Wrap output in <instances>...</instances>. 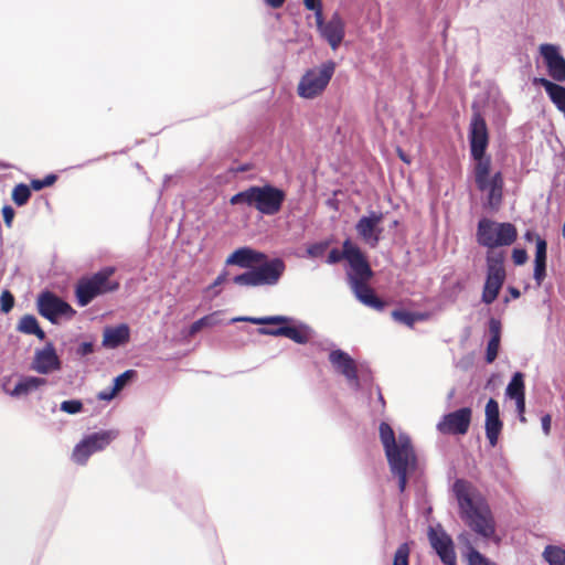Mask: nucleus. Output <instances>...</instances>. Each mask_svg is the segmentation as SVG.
I'll list each match as a JSON object with an SVG mask.
<instances>
[{
	"mask_svg": "<svg viewBox=\"0 0 565 565\" xmlns=\"http://www.w3.org/2000/svg\"><path fill=\"white\" fill-rule=\"evenodd\" d=\"M509 291H510L511 296H512L514 299H516V298H519V297L521 296L520 290H519L518 288H515V287H510V288H509Z\"/></svg>",
	"mask_w": 565,
	"mask_h": 565,
	"instance_id": "57",
	"label": "nucleus"
},
{
	"mask_svg": "<svg viewBox=\"0 0 565 565\" xmlns=\"http://www.w3.org/2000/svg\"><path fill=\"white\" fill-rule=\"evenodd\" d=\"M416 463V456H406L392 461H388L391 471L393 475L398 478V488L399 491L403 492L407 484V473L411 467H414Z\"/></svg>",
	"mask_w": 565,
	"mask_h": 565,
	"instance_id": "26",
	"label": "nucleus"
},
{
	"mask_svg": "<svg viewBox=\"0 0 565 565\" xmlns=\"http://www.w3.org/2000/svg\"><path fill=\"white\" fill-rule=\"evenodd\" d=\"M543 556L550 565H565V550L558 546H546Z\"/></svg>",
	"mask_w": 565,
	"mask_h": 565,
	"instance_id": "32",
	"label": "nucleus"
},
{
	"mask_svg": "<svg viewBox=\"0 0 565 565\" xmlns=\"http://www.w3.org/2000/svg\"><path fill=\"white\" fill-rule=\"evenodd\" d=\"M345 259L352 273L356 271L361 266H363L367 259L365 255L362 253L360 247L354 244L350 238H347L342 244V250L338 248H333L329 252L327 263L328 264H337Z\"/></svg>",
	"mask_w": 565,
	"mask_h": 565,
	"instance_id": "16",
	"label": "nucleus"
},
{
	"mask_svg": "<svg viewBox=\"0 0 565 565\" xmlns=\"http://www.w3.org/2000/svg\"><path fill=\"white\" fill-rule=\"evenodd\" d=\"M266 3L274 9H278V8L282 7V4L285 3V0H266Z\"/></svg>",
	"mask_w": 565,
	"mask_h": 565,
	"instance_id": "54",
	"label": "nucleus"
},
{
	"mask_svg": "<svg viewBox=\"0 0 565 565\" xmlns=\"http://www.w3.org/2000/svg\"><path fill=\"white\" fill-rule=\"evenodd\" d=\"M472 420V409L462 407L448 413L437 424V430L444 435H466Z\"/></svg>",
	"mask_w": 565,
	"mask_h": 565,
	"instance_id": "14",
	"label": "nucleus"
},
{
	"mask_svg": "<svg viewBox=\"0 0 565 565\" xmlns=\"http://www.w3.org/2000/svg\"><path fill=\"white\" fill-rule=\"evenodd\" d=\"M267 256L249 247H241L234 250L226 259L227 265H237L242 268H249L255 264L263 263Z\"/></svg>",
	"mask_w": 565,
	"mask_h": 565,
	"instance_id": "24",
	"label": "nucleus"
},
{
	"mask_svg": "<svg viewBox=\"0 0 565 565\" xmlns=\"http://www.w3.org/2000/svg\"><path fill=\"white\" fill-rule=\"evenodd\" d=\"M379 431L387 461L413 456V454H415L411 438L405 434H399L398 440L396 441L394 430L387 423H381Z\"/></svg>",
	"mask_w": 565,
	"mask_h": 565,
	"instance_id": "11",
	"label": "nucleus"
},
{
	"mask_svg": "<svg viewBox=\"0 0 565 565\" xmlns=\"http://www.w3.org/2000/svg\"><path fill=\"white\" fill-rule=\"evenodd\" d=\"M136 375V371L127 370L114 380L115 392H119L124 388L126 383Z\"/></svg>",
	"mask_w": 565,
	"mask_h": 565,
	"instance_id": "42",
	"label": "nucleus"
},
{
	"mask_svg": "<svg viewBox=\"0 0 565 565\" xmlns=\"http://www.w3.org/2000/svg\"><path fill=\"white\" fill-rule=\"evenodd\" d=\"M468 563L469 565H495L489 562L481 553L472 546L468 547Z\"/></svg>",
	"mask_w": 565,
	"mask_h": 565,
	"instance_id": "39",
	"label": "nucleus"
},
{
	"mask_svg": "<svg viewBox=\"0 0 565 565\" xmlns=\"http://www.w3.org/2000/svg\"><path fill=\"white\" fill-rule=\"evenodd\" d=\"M373 277V270L366 262L356 271L349 274L351 288L355 297L365 306L376 310H383L385 302L381 300L369 286V281Z\"/></svg>",
	"mask_w": 565,
	"mask_h": 565,
	"instance_id": "9",
	"label": "nucleus"
},
{
	"mask_svg": "<svg viewBox=\"0 0 565 565\" xmlns=\"http://www.w3.org/2000/svg\"><path fill=\"white\" fill-rule=\"evenodd\" d=\"M83 408V404L77 399L64 401L61 404V409L67 414H76L81 412Z\"/></svg>",
	"mask_w": 565,
	"mask_h": 565,
	"instance_id": "43",
	"label": "nucleus"
},
{
	"mask_svg": "<svg viewBox=\"0 0 565 565\" xmlns=\"http://www.w3.org/2000/svg\"><path fill=\"white\" fill-rule=\"evenodd\" d=\"M547 243L541 236L536 237V250L534 264H546Z\"/></svg>",
	"mask_w": 565,
	"mask_h": 565,
	"instance_id": "37",
	"label": "nucleus"
},
{
	"mask_svg": "<svg viewBox=\"0 0 565 565\" xmlns=\"http://www.w3.org/2000/svg\"><path fill=\"white\" fill-rule=\"evenodd\" d=\"M392 318L409 328H413L415 322L424 321L428 319V315L424 312H409L406 310H394Z\"/></svg>",
	"mask_w": 565,
	"mask_h": 565,
	"instance_id": "31",
	"label": "nucleus"
},
{
	"mask_svg": "<svg viewBox=\"0 0 565 565\" xmlns=\"http://www.w3.org/2000/svg\"><path fill=\"white\" fill-rule=\"evenodd\" d=\"M540 53L544 60L550 77L555 82H565V58L556 45L542 44Z\"/></svg>",
	"mask_w": 565,
	"mask_h": 565,
	"instance_id": "19",
	"label": "nucleus"
},
{
	"mask_svg": "<svg viewBox=\"0 0 565 565\" xmlns=\"http://www.w3.org/2000/svg\"><path fill=\"white\" fill-rule=\"evenodd\" d=\"M505 394L511 399L525 397L524 376L521 372L514 373L512 380L507 386Z\"/></svg>",
	"mask_w": 565,
	"mask_h": 565,
	"instance_id": "30",
	"label": "nucleus"
},
{
	"mask_svg": "<svg viewBox=\"0 0 565 565\" xmlns=\"http://www.w3.org/2000/svg\"><path fill=\"white\" fill-rule=\"evenodd\" d=\"M317 28L320 35L328 42L333 51H335L342 43L345 35V24L339 13H334L329 21H323L321 18L316 19Z\"/></svg>",
	"mask_w": 565,
	"mask_h": 565,
	"instance_id": "18",
	"label": "nucleus"
},
{
	"mask_svg": "<svg viewBox=\"0 0 565 565\" xmlns=\"http://www.w3.org/2000/svg\"><path fill=\"white\" fill-rule=\"evenodd\" d=\"M469 141L470 153L476 163L491 160L489 156H486V150L489 143L487 122L479 113L473 114L470 124Z\"/></svg>",
	"mask_w": 565,
	"mask_h": 565,
	"instance_id": "13",
	"label": "nucleus"
},
{
	"mask_svg": "<svg viewBox=\"0 0 565 565\" xmlns=\"http://www.w3.org/2000/svg\"><path fill=\"white\" fill-rule=\"evenodd\" d=\"M46 383H47V381L43 377L24 376L17 383L13 391L11 392V395L12 396L28 395L29 393L38 390L39 387L44 386Z\"/></svg>",
	"mask_w": 565,
	"mask_h": 565,
	"instance_id": "28",
	"label": "nucleus"
},
{
	"mask_svg": "<svg viewBox=\"0 0 565 565\" xmlns=\"http://www.w3.org/2000/svg\"><path fill=\"white\" fill-rule=\"evenodd\" d=\"M235 321H247L253 324H275L278 328H259L258 333L263 335L286 337L298 344H306L310 340V333L306 327L286 326L289 318L285 316H269L262 318L244 317L235 318Z\"/></svg>",
	"mask_w": 565,
	"mask_h": 565,
	"instance_id": "6",
	"label": "nucleus"
},
{
	"mask_svg": "<svg viewBox=\"0 0 565 565\" xmlns=\"http://www.w3.org/2000/svg\"><path fill=\"white\" fill-rule=\"evenodd\" d=\"M303 3L308 10L315 11L316 19L321 18L323 14L321 0H303Z\"/></svg>",
	"mask_w": 565,
	"mask_h": 565,
	"instance_id": "46",
	"label": "nucleus"
},
{
	"mask_svg": "<svg viewBox=\"0 0 565 565\" xmlns=\"http://www.w3.org/2000/svg\"><path fill=\"white\" fill-rule=\"evenodd\" d=\"M18 330L25 334H33L40 340L45 339V332L40 328L36 318L32 315H24L20 319Z\"/></svg>",
	"mask_w": 565,
	"mask_h": 565,
	"instance_id": "29",
	"label": "nucleus"
},
{
	"mask_svg": "<svg viewBox=\"0 0 565 565\" xmlns=\"http://www.w3.org/2000/svg\"><path fill=\"white\" fill-rule=\"evenodd\" d=\"M379 402L381 403L382 407H385V399L382 395V393L379 391Z\"/></svg>",
	"mask_w": 565,
	"mask_h": 565,
	"instance_id": "58",
	"label": "nucleus"
},
{
	"mask_svg": "<svg viewBox=\"0 0 565 565\" xmlns=\"http://www.w3.org/2000/svg\"><path fill=\"white\" fill-rule=\"evenodd\" d=\"M542 429L545 435H548L551 431V424H552V417L551 415L546 414L542 417Z\"/></svg>",
	"mask_w": 565,
	"mask_h": 565,
	"instance_id": "53",
	"label": "nucleus"
},
{
	"mask_svg": "<svg viewBox=\"0 0 565 565\" xmlns=\"http://www.w3.org/2000/svg\"><path fill=\"white\" fill-rule=\"evenodd\" d=\"M382 221L383 213L372 211L369 215L362 216L355 225L360 238L372 248H375L380 243L383 232L380 226Z\"/></svg>",
	"mask_w": 565,
	"mask_h": 565,
	"instance_id": "15",
	"label": "nucleus"
},
{
	"mask_svg": "<svg viewBox=\"0 0 565 565\" xmlns=\"http://www.w3.org/2000/svg\"><path fill=\"white\" fill-rule=\"evenodd\" d=\"M489 332L491 339L501 340V323L497 319H491L489 322Z\"/></svg>",
	"mask_w": 565,
	"mask_h": 565,
	"instance_id": "49",
	"label": "nucleus"
},
{
	"mask_svg": "<svg viewBox=\"0 0 565 565\" xmlns=\"http://www.w3.org/2000/svg\"><path fill=\"white\" fill-rule=\"evenodd\" d=\"M491 160L475 163L473 177L477 189L486 194L484 205L498 211L503 201L504 180L501 171L491 174Z\"/></svg>",
	"mask_w": 565,
	"mask_h": 565,
	"instance_id": "3",
	"label": "nucleus"
},
{
	"mask_svg": "<svg viewBox=\"0 0 565 565\" xmlns=\"http://www.w3.org/2000/svg\"><path fill=\"white\" fill-rule=\"evenodd\" d=\"M130 332L127 324H119L117 327H108L104 330L103 345L106 348L115 349L129 341Z\"/></svg>",
	"mask_w": 565,
	"mask_h": 565,
	"instance_id": "25",
	"label": "nucleus"
},
{
	"mask_svg": "<svg viewBox=\"0 0 565 565\" xmlns=\"http://www.w3.org/2000/svg\"><path fill=\"white\" fill-rule=\"evenodd\" d=\"M14 296L10 290L6 289L0 295V311L9 313L14 307Z\"/></svg>",
	"mask_w": 565,
	"mask_h": 565,
	"instance_id": "38",
	"label": "nucleus"
},
{
	"mask_svg": "<svg viewBox=\"0 0 565 565\" xmlns=\"http://www.w3.org/2000/svg\"><path fill=\"white\" fill-rule=\"evenodd\" d=\"M428 540L445 565H456L457 557L451 537L441 529L429 527Z\"/></svg>",
	"mask_w": 565,
	"mask_h": 565,
	"instance_id": "17",
	"label": "nucleus"
},
{
	"mask_svg": "<svg viewBox=\"0 0 565 565\" xmlns=\"http://www.w3.org/2000/svg\"><path fill=\"white\" fill-rule=\"evenodd\" d=\"M254 269L259 286H273L279 281L286 269V265L280 258H274L270 260H267L266 258L263 263H259V266Z\"/></svg>",
	"mask_w": 565,
	"mask_h": 565,
	"instance_id": "23",
	"label": "nucleus"
},
{
	"mask_svg": "<svg viewBox=\"0 0 565 565\" xmlns=\"http://www.w3.org/2000/svg\"><path fill=\"white\" fill-rule=\"evenodd\" d=\"M484 430L486 437L491 447H495L503 429V422L500 418L499 403L490 398L484 407Z\"/></svg>",
	"mask_w": 565,
	"mask_h": 565,
	"instance_id": "20",
	"label": "nucleus"
},
{
	"mask_svg": "<svg viewBox=\"0 0 565 565\" xmlns=\"http://www.w3.org/2000/svg\"><path fill=\"white\" fill-rule=\"evenodd\" d=\"M4 224L8 228L12 227L15 212L11 205H4L1 210Z\"/></svg>",
	"mask_w": 565,
	"mask_h": 565,
	"instance_id": "48",
	"label": "nucleus"
},
{
	"mask_svg": "<svg viewBox=\"0 0 565 565\" xmlns=\"http://www.w3.org/2000/svg\"><path fill=\"white\" fill-rule=\"evenodd\" d=\"M11 196L18 206H23L31 198V189L24 183H19L13 188Z\"/></svg>",
	"mask_w": 565,
	"mask_h": 565,
	"instance_id": "33",
	"label": "nucleus"
},
{
	"mask_svg": "<svg viewBox=\"0 0 565 565\" xmlns=\"http://www.w3.org/2000/svg\"><path fill=\"white\" fill-rule=\"evenodd\" d=\"M458 502L459 516L462 522L477 535L492 540L497 524L487 499L469 481L457 479L452 487Z\"/></svg>",
	"mask_w": 565,
	"mask_h": 565,
	"instance_id": "1",
	"label": "nucleus"
},
{
	"mask_svg": "<svg viewBox=\"0 0 565 565\" xmlns=\"http://www.w3.org/2000/svg\"><path fill=\"white\" fill-rule=\"evenodd\" d=\"M62 363L56 354L53 343H47L34 354L31 369L40 374H49L61 370Z\"/></svg>",
	"mask_w": 565,
	"mask_h": 565,
	"instance_id": "21",
	"label": "nucleus"
},
{
	"mask_svg": "<svg viewBox=\"0 0 565 565\" xmlns=\"http://www.w3.org/2000/svg\"><path fill=\"white\" fill-rule=\"evenodd\" d=\"M213 324H214L213 316L212 315L204 316L191 324L189 333H190V335H194L199 331H201L203 328L211 327Z\"/></svg>",
	"mask_w": 565,
	"mask_h": 565,
	"instance_id": "40",
	"label": "nucleus"
},
{
	"mask_svg": "<svg viewBox=\"0 0 565 565\" xmlns=\"http://www.w3.org/2000/svg\"><path fill=\"white\" fill-rule=\"evenodd\" d=\"M225 278H226V274L225 273L218 275L216 277V279L214 280V282L212 284L211 288H215V287L222 285L225 281Z\"/></svg>",
	"mask_w": 565,
	"mask_h": 565,
	"instance_id": "55",
	"label": "nucleus"
},
{
	"mask_svg": "<svg viewBox=\"0 0 565 565\" xmlns=\"http://www.w3.org/2000/svg\"><path fill=\"white\" fill-rule=\"evenodd\" d=\"M329 247V242H319L308 247L307 253L311 257H320Z\"/></svg>",
	"mask_w": 565,
	"mask_h": 565,
	"instance_id": "44",
	"label": "nucleus"
},
{
	"mask_svg": "<svg viewBox=\"0 0 565 565\" xmlns=\"http://www.w3.org/2000/svg\"><path fill=\"white\" fill-rule=\"evenodd\" d=\"M527 253L523 248H514L512 250V260L516 266L524 265L527 262Z\"/></svg>",
	"mask_w": 565,
	"mask_h": 565,
	"instance_id": "45",
	"label": "nucleus"
},
{
	"mask_svg": "<svg viewBox=\"0 0 565 565\" xmlns=\"http://www.w3.org/2000/svg\"><path fill=\"white\" fill-rule=\"evenodd\" d=\"M397 154L402 161H404L407 164L411 163V158L401 148H397Z\"/></svg>",
	"mask_w": 565,
	"mask_h": 565,
	"instance_id": "56",
	"label": "nucleus"
},
{
	"mask_svg": "<svg viewBox=\"0 0 565 565\" xmlns=\"http://www.w3.org/2000/svg\"><path fill=\"white\" fill-rule=\"evenodd\" d=\"M515 402V407H516V412L519 414V418L522 423H525L526 422V418L524 416V413H525V397H521V398H518V399H514Z\"/></svg>",
	"mask_w": 565,
	"mask_h": 565,
	"instance_id": "50",
	"label": "nucleus"
},
{
	"mask_svg": "<svg viewBox=\"0 0 565 565\" xmlns=\"http://www.w3.org/2000/svg\"><path fill=\"white\" fill-rule=\"evenodd\" d=\"M525 237H526V239H529V241H530V239L532 238V234H531L530 232H527V233L525 234Z\"/></svg>",
	"mask_w": 565,
	"mask_h": 565,
	"instance_id": "59",
	"label": "nucleus"
},
{
	"mask_svg": "<svg viewBox=\"0 0 565 565\" xmlns=\"http://www.w3.org/2000/svg\"><path fill=\"white\" fill-rule=\"evenodd\" d=\"M499 348H500V340L490 338L488 345H487V351H486V361L488 363H492L497 359Z\"/></svg>",
	"mask_w": 565,
	"mask_h": 565,
	"instance_id": "41",
	"label": "nucleus"
},
{
	"mask_svg": "<svg viewBox=\"0 0 565 565\" xmlns=\"http://www.w3.org/2000/svg\"><path fill=\"white\" fill-rule=\"evenodd\" d=\"M534 83L544 87L552 103L565 115V87L544 77L535 78Z\"/></svg>",
	"mask_w": 565,
	"mask_h": 565,
	"instance_id": "27",
	"label": "nucleus"
},
{
	"mask_svg": "<svg viewBox=\"0 0 565 565\" xmlns=\"http://www.w3.org/2000/svg\"><path fill=\"white\" fill-rule=\"evenodd\" d=\"M118 392H115V388L113 387L110 391H102L98 393L97 398L99 401H110L113 399Z\"/></svg>",
	"mask_w": 565,
	"mask_h": 565,
	"instance_id": "52",
	"label": "nucleus"
},
{
	"mask_svg": "<svg viewBox=\"0 0 565 565\" xmlns=\"http://www.w3.org/2000/svg\"><path fill=\"white\" fill-rule=\"evenodd\" d=\"M534 280L537 286H541L546 277V264H534Z\"/></svg>",
	"mask_w": 565,
	"mask_h": 565,
	"instance_id": "47",
	"label": "nucleus"
},
{
	"mask_svg": "<svg viewBox=\"0 0 565 565\" xmlns=\"http://www.w3.org/2000/svg\"><path fill=\"white\" fill-rule=\"evenodd\" d=\"M114 273V267H105L89 277L81 278L75 288L77 303L85 307L96 297L116 291L119 282L110 279Z\"/></svg>",
	"mask_w": 565,
	"mask_h": 565,
	"instance_id": "4",
	"label": "nucleus"
},
{
	"mask_svg": "<svg viewBox=\"0 0 565 565\" xmlns=\"http://www.w3.org/2000/svg\"><path fill=\"white\" fill-rule=\"evenodd\" d=\"M233 282L238 286L256 287L259 286L255 269L245 271L233 278Z\"/></svg>",
	"mask_w": 565,
	"mask_h": 565,
	"instance_id": "34",
	"label": "nucleus"
},
{
	"mask_svg": "<svg viewBox=\"0 0 565 565\" xmlns=\"http://www.w3.org/2000/svg\"><path fill=\"white\" fill-rule=\"evenodd\" d=\"M487 278L482 290V301L487 305L492 303L504 284L505 269L504 256L502 253H487Z\"/></svg>",
	"mask_w": 565,
	"mask_h": 565,
	"instance_id": "8",
	"label": "nucleus"
},
{
	"mask_svg": "<svg viewBox=\"0 0 565 565\" xmlns=\"http://www.w3.org/2000/svg\"><path fill=\"white\" fill-rule=\"evenodd\" d=\"M335 67V62L327 61L320 66L307 70L298 83L297 94L305 99L322 95L334 75Z\"/></svg>",
	"mask_w": 565,
	"mask_h": 565,
	"instance_id": "7",
	"label": "nucleus"
},
{
	"mask_svg": "<svg viewBox=\"0 0 565 565\" xmlns=\"http://www.w3.org/2000/svg\"><path fill=\"white\" fill-rule=\"evenodd\" d=\"M476 237L480 246L493 249L512 245L518 238V230L512 223L483 217L478 222Z\"/></svg>",
	"mask_w": 565,
	"mask_h": 565,
	"instance_id": "5",
	"label": "nucleus"
},
{
	"mask_svg": "<svg viewBox=\"0 0 565 565\" xmlns=\"http://www.w3.org/2000/svg\"><path fill=\"white\" fill-rule=\"evenodd\" d=\"M94 352V345L92 342H83L77 348V353L82 356L88 355Z\"/></svg>",
	"mask_w": 565,
	"mask_h": 565,
	"instance_id": "51",
	"label": "nucleus"
},
{
	"mask_svg": "<svg viewBox=\"0 0 565 565\" xmlns=\"http://www.w3.org/2000/svg\"><path fill=\"white\" fill-rule=\"evenodd\" d=\"M57 180V175L54 173L47 174L44 179H33L30 182V189L40 191L46 186L53 185Z\"/></svg>",
	"mask_w": 565,
	"mask_h": 565,
	"instance_id": "36",
	"label": "nucleus"
},
{
	"mask_svg": "<svg viewBox=\"0 0 565 565\" xmlns=\"http://www.w3.org/2000/svg\"><path fill=\"white\" fill-rule=\"evenodd\" d=\"M411 547L408 543L401 544L393 558V565H409Z\"/></svg>",
	"mask_w": 565,
	"mask_h": 565,
	"instance_id": "35",
	"label": "nucleus"
},
{
	"mask_svg": "<svg viewBox=\"0 0 565 565\" xmlns=\"http://www.w3.org/2000/svg\"><path fill=\"white\" fill-rule=\"evenodd\" d=\"M36 307L38 312L52 323H57L60 317L71 319L76 313L70 303L49 290L39 295Z\"/></svg>",
	"mask_w": 565,
	"mask_h": 565,
	"instance_id": "12",
	"label": "nucleus"
},
{
	"mask_svg": "<svg viewBox=\"0 0 565 565\" xmlns=\"http://www.w3.org/2000/svg\"><path fill=\"white\" fill-rule=\"evenodd\" d=\"M116 437L117 433L114 430H102L88 435L74 447L72 459L78 465H86L94 452L105 449Z\"/></svg>",
	"mask_w": 565,
	"mask_h": 565,
	"instance_id": "10",
	"label": "nucleus"
},
{
	"mask_svg": "<svg viewBox=\"0 0 565 565\" xmlns=\"http://www.w3.org/2000/svg\"><path fill=\"white\" fill-rule=\"evenodd\" d=\"M286 200V192L271 184L252 185L230 199L232 205L245 204L264 215H276Z\"/></svg>",
	"mask_w": 565,
	"mask_h": 565,
	"instance_id": "2",
	"label": "nucleus"
},
{
	"mask_svg": "<svg viewBox=\"0 0 565 565\" xmlns=\"http://www.w3.org/2000/svg\"><path fill=\"white\" fill-rule=\"evenodd\" d=\"M329 361L337 371H339L351 384L354 385L355 388L360 387L356 364L347 352L342 350H333L329 354Z\"/></svg>",
	"mask_w": 565,
	"mask_h": 565,
	"instance_id": "22",
	"label": "nucleus"
}]
</instances>
